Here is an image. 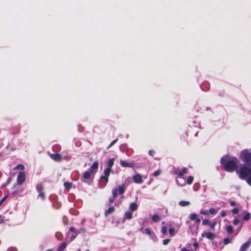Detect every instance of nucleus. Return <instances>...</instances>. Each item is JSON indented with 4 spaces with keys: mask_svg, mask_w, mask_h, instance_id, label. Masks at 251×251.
Wrapping results in <instances>:
<instances>
[{
    "mask_svg": "<svg viewBox=\"0 0 251 251\" xmlns=\"http://www.w3.org/2000/svg\"><path fill=\"white\" fill-rule=\"evenodd\" d=\"M238 163V159L235 157L229 158L228 156H225L221 159L222 167L226 171L229 172H233L236 170Z\"/></svg>",
    "mask_w": 251,
    "mask_h": 251,
    "instance_id": "1",
    "label": "nucleus"
},
{
    "mask_svg": "<svg viewBox=\"0 0 251 251\" xmlns=\"http://www.w3.org/2000/svg\"><path fill=\"white\" fill-rule=\"evenodd\" d=\"M187 173L188 169L186 168H184L182 171L180 170L177 168H175L174 169V174L178 175V178L176 179V181L178 185L183 186H184L186 183L189 185L192 183L194 180V177L193 176H189L187 178L186 181L183 177V176Z\"/></svg>",
    "mask_w": 251,
    "mask_h": 251,
    "instance_id": "2",
    "label": "nucleus"
},
{
    "mask_svg": "<svg viewBox=\"0 0 251 251\" xmlns=\"http://www.w3.org/2000/svg\"><path fill=\"white\" fill-rule=\"evenodd\" d=\"M126 189V187L124 184H122L118 187L113 188L112 190V196L109 198V202L113 203L115 198L117 197L118 193L120 195H122L124 194Z\"/></svg>",
    "mask_w": 251,
    "mask_h": 251,
    "instance_id": "3",
    "label": "nucleus"
},
{
    "mask_svg": "<svg viewBox=\"0 0 251 251\" xmlns=\"http://www.w3.org/2000/svg\"><path fill=\"white\" fill-rule=\"evenodd\" d=\"M237 173L241 179H246L251 174V168L246 165H242Z\"/></svg>",
    "mask_w": 251,
    "mask_h": 251,
    "instance_id": "4",
    "label": "nucleus"
},
{
    "mask_svg": "<svg viewBox=\"0 0 251 251\" xmlns=\"http://www.w3.org/2000/svg\"><path fill=\"white\" fill-rule=\"evenodd\" d=\"M99 164L98 162H94L89 170L85 171L83 175V179L87 180L89 179L92 176H94L98 169Z\"/></svg>",
    "mask_w": 251,
    "mask_h": 251,
    "instance_id": "5",
    "label": "nucleus"
},
{
    "mask_svg": "<svg viewBox=\"0 0 251 251\" xmlns=\"http://www.w3.org/2000/svg\"><path fill=\"white\" fill-rule=\"evenodd\" d=\"M240 158L248 166L251 167V152L248 150L242 151L240 154Z\"/></svg>",
    "mask_w": 251,
    "mask_h": 251,
    "instance_id": "6",
    "label": "nucleus"
},
{
    "mask_svg": "<svg viewBox=\"0 0 251 251\" xmlns=\"http://www.w3.org/2000/svg\"><path fill=\"white\" fill-rule=\"evenodd\" d=\"M36 190L38 193V195L37 196L38 199H40L42 201H44L45 199V195L43 191L44 187L42 184H38L36 185Z\"/></svg>",
    "mask_w": 251,
    "mask_h": 251,
    "instance_id": "7",
    "label": "nucleus"
},
{
    "mask_svg": "<svg viewBox=\"0 0 251 251\" xmlns=\"http://www.w3.org/2000/svg\"><path fill=\"white\" fill-rule=\"evenodd\" d=\"M25 180V175L24 172H21L19 173L17 176V183L19 185H22Z\"/></svg>",
    "mask_w": 251,
    "mask_h": 251,
    "instance_id": "8",
    "label": "nucleus"
},
{
    "mask_svg": "<svg viewBox=\"0 0 251 251\" xmlns=\"http://www.w3.org/2000/svg\"><path fill=\"white\" fill-rule=\"evenodd\" d=\"M111 169L106 168L104 170V172H103L104 175L100 177V179H103L106 182H107L108 181V177L111 173Z\"/></svg>",
    "mask_w": 251,
    "mask_h": 251,
    "instance_id": "9",
    "label": "nucleus"
},
{
    "mask_svg": "<svg viewBox=\"0 0 251 251\" xmlns=\"http://www.w3.org/2000/svg\"><path fill=\"white\" fill-rule=\"evenodd\" d=\"M120 163L123 167L133 168L135 166L134 163L132 162H127L123 160H120Z\"/></svg>",
    "mask_w": 251,
    "mask_h": 251,
    "instance_id": "10",
    "label": "nucleus"
},
{
    "mask_svg": "<svg viewBox=\"0 0 251 251\" xmlns=\"http://www.w3.org/2000/svg\"><path fill=\"white\" fill-rule=\"evenodd\" d=\"M190 219L194 221L196 224H199L201 222V220L198 217L197 214L194 213H192L190 214Z\"/></svg>",
    "mask_w": 251,
    "mask_h": 251,
    "instance_id": "11",
    "label": "nucleus"
},
{
    "mask_svg": "<svg viewBox=\"0 0 251 251\" xmlns=\"http://www.w3.org/2000/svg\"><path fill=\"white\" fill-rule=\"evenodd\" d=\"M133 179L136 183H142L143 181L141 176L138 174L133 176Z\"/></svg>",
    "mask_w": 251,
    "mask_h": 251,
    "instance_id": "12",
    "label": "nucleus"
},
{
    "mask_svg": "<svg viewBox=\"0 0 251 251\" xmlns=\"http://www.w3.org/2000/svg\"><path fill=\"white\" fill-rule=\"evenodd\" d=\"M202 237H206L208 239H213L215 238V235L211 232H203L201 234Z\"/></svg>",
    "mask_w": 251,
    "mask_h": 251,
    "instance_id": "13",
    "label": "nucleus"
},
{
    "mask_svg": "<svg viewBox=\"0 0 251 251\" xmlns=\"http://www.w3.org/2000/svg\"><path fill=\"white\" fill-rule=\"evenodd\" d=\"M50 157L52 159L56 161H60L62 159L61 155L57 153L51 154Z\"/></svg>",
    "mask_w": 251,
    "mask_h": 251,
    "instance_id": "14",
    "label": "nucleus"
},
{
    "mask_svg": "<svg viewBox=\"0 0 251 251\" xmlns=\"http://www.w3.org/2000/svg\"><path fill=\"white\" fill-rule=\"evenodd\" d=\"M251 244V241H248L244 244L240 248V251H246Z\"/></svg>",
    "mask_w": 251,
    "mask_h": 251,
    "instance_id": "15",
    "label": "nucleus"
},
{
    "mask_svg": "<svg viewBox=\"0 0 251 251\" xmlns=\"http://www.w3.org/2000/svg\"><path fill=\"white\" fill-rule=\"evenodd\" d=\"M114 158H111V159H109L107 161V168L111 169L112 167H113V166L114 165Z\"/></svg>",
    "mask_w": 251,
    "mask_h": 251,
    "instance_id": "16",
    "label": "nucleus"
},
{
    "mask_svg": "<svg viewBox=\"0 0 251 251\" xmlns=\"http://www.w3.org/2000/svg\"><path fill=\"white\" fill-rule=\"evenodd\" d=\"M137 208H138V205L136 203L132 202L130 204L129 209L131 211H135L137 209Z\"/></svg>",
    "mask_w": 251,
    "mask_h": 251,
    "instance_id": "17",
    "label": "nucleus"
},
{
    "mask_svg": "<svg viewBox=\"0 0 251 251\" xmlns=\"http://www.w3.org/2000/svg\"><path fill=\"white\" fill-rule=\"evenodd\" d=\"M115 210V208L113 206L110 207L107 210H106L105 212V216H108V215L112 213Z\"/></svg>",
    "mask_w": 251,
    "mask_h": 251,
    "instance_id": "18",
    "label": "nucleus"
},
{
    "mask_svg": "<svg viewBox=\"0 0 251 251\" xmlns=\"http://www.w3.org/2000/svg\"><path fill=\"white\" fill-rule=\"evenodd\" d=\"M244 213L245 215L243 217V219L246 221L249 220L251 217L250 213L247 211H244Z\"/></svg>",
    "mask_w": 251,
    "mask_h": 251,
    "instance_id": "19",
    "label": "nucleus"
},
{
    "mask_svg": "<svg viewBox=\"0 0 251 251\" xmlns=\"http://www.w3.org/2000/svg\"><path fill=\"white\" fill-rule=\"evenodd\" d=\"M124 217L127 219H131L132 218V212L129 211H126L125 213Z\"/></svg>",
    "mask_w": 251,
    "mask_h": 251,
    "instance_id": "20",
    "label": "nucleus"
},
{
    "mask_svg": "<svg viewBox=\"0 0 251 251\" xmlns=\"http://www.w3.org/2000/svg\"><path fill=\"white\" fill-rule=\"evenodd\" d=\"M68 243L67 242L63 243L58 248L57 251H63L66 248Z\"/></svg>",
    "mask_w": 251,
    "mask_h": 251,
    "instance_id": "21",
    "label": "nucleus"
},
{
    "mask_svg": "<svg viewBox=\"0 0 251 251\" xmlns=\"http://www.w3.org/2000/svg\"><path fill=\"white\" fill-rule=\"evenodd\" d=\"M151 219L154 222H158L161 220V217L159 215L156 214L153 215L152 216Z\"/></svg>",
    "mask_w": 251,
    "mask_h": 251,
    "instance_id": "22",
    "label": "nucleus"
},
{
    "mask_svg": "<svg viewBox=\"0 0 251 251\" xmlns=\"http://www.w3.org/2000/svg\"><path fill=\"white\" fill-rule=\"evenodd\" d=\"M190 204V202L188 201H182L179 202V205L180 206H188Z\"/></svg>",
    "mask_w": 251,
    "mask_h": 251,
    "instance_id": "23",
    "label": "nucleus"
},
{
    "mask_svg": "<svg viewBox=\"0 0 251 251\" xmlns=\"http://www.w3.org/2000/svg\"><path fill=\"white\" fill-rule=\"evenodd\" d=\"M219 209H215V208H210L208 210L209 214H212V215H215L218 211Z\"/></svg>",
    "mask_w": 251,
    "mask_h": 251,
    "instance_id": "24",
    "label": "nucleus"
},
{
    "mask_svg": "<svg viewBox=\"0 0 251 251\" xmlns=\"http://www.w3.org/2000/svg\"><path fill=\"white\" fill-rule=\"evenodd\" d=\"M64 186L67 189L69 190L72 186V183L71 182H65L64 183Z\"/></svg>",
    "mask_w": 251,
    "mask_h": 251,
    "instance_id": "25",
    "label": "nucleus"
},
{
    "mask_svg": "<svg viewBox=\"0 0 251 251\" xmlns=\"http://www.w3.org/2000/svg\"><path fill=\"white\" fill-rule=\"evenodd\" d=\"M226 230L229 234H231L233 231V227L231 226H227L226 227Z\"/></svg>",
    "mask_w": 251,
    "mask_h": 251,
    "instance_id": "26",
    "label": "nucleus"
},
{
    "mask_svg": "<svg viewBox=\"0 0 251 251\" xmlns=\"http://www.w3.org/2000/svg\"><path fill=\"white\" fill-rule=\"evenodd\" d=\"M24 169H25V167L24 166V165H23L22 164H19L14 168V170L18 169V170H23Z\"/></svg>",
    "mask_w": 251,
    "mask_h": 251,
    "instance_id": "27",
    "label": "nucleus"
},
{
    "mask_svg": "<svg viewBox=\"0 0 251 251\" xmlns=\"http://www.w3.org/2000/svg\"><path fill=\"white\" fill-rule=\"evenodd\" d=\"M200 213L202 215L208 216L209 215L208 211L201 209L200 211Z\"/></svg>",
    "mask_w": 251,
    "mask_h": 251,
    "instance_id": "28",
    "label": "nucleus"
},
{
    "mask_svg": "<svg viewBox=\"0 0 251 251\" xmlns=\"http://www.w3.org/2000/svg\"><path fill=\"white\" fill-rule=\"evenodd\" d=\"M247 183L251 186V174L249 175V176L246 179Z\"/></svg>",
    "mask_w": 251,
    "mask_h": 251,
    "instance_id": "29",
    "label": "nucleus"
},
{
    "mask_svg": "<svg viewBox=\"0 0 251 251\" xmlns=\"http://www.w3.org/2000/svg\"><path fill=\"white\" fill-rule=\"evenodd\" d=\"M210 222L209 220L205 219L203 220L202 224L204 226L209 225V224H210Z\"/></svg>",
    "mask_w": 251,
    "mask_h": 251,
    "instance_id": "30",
    "label": "nucleus"
},
{
    "mask_svg": "<svg viewBox=\"0 0 251 251\" xmlns=\"http://www.w3.org/2000/svg\"><path fill=\"white\" fill-rule=\"evenodd\" d=\"M216 225V222H214L212 223L210 222V224H209V226L211 229H214Z\"/></svg>",
    "mask_w": 251,
    "mask_h": 251,
    "instance_id": "31",
    "label": "nucleus"
},
{
    "mask_svg": "<svg viewBox=\"0 0 251 251\" xmlns=\"http://www.w3.org/2000/svg\"><path fill=\"white\" fill-rule=\"evenodd\" d=\"M169 233L171 235L174 236L175 234V230L174 228H171L169 230Z\"/></svg>",
    "mask_w": 251,
    "mask_h": 251,
    "instance_id": "32",
    "label": "nucleus"
},
{
    "mask_svg": "<svg viewBox=\"0 0 251 251\" xmlns=\"http://www.w3.org/2000/svg\"><path fill=\"white\" fill-rule=\"evenodd\" d=\"M239 211V209L237 207L234 208L232 210V212L233 214H237Z\"/></svg>",
    "mask_w": 251,
    "mask_h": 251,
    "instance_id": "33",
    "label": "nucleus"
},
{
    "mask_svg": "<svg viewBox=\"0 0 251 251\" xmlns=\"http://www.w3.org/2000/svg\"><path fill=\"white\" fill-rule=\"evenodd\" d=\"M161 174V171L160 170H157L153 173V176H157Z\"/></svg>",
    "mask_w": 251,
    "mask_h": 251,
    "instance_id": "34",
    "label": "nucleus"
},
{
    "mask_svg": "<svg viewBox=\"0 0 251 251\" xmlns=\"http://www.w3.org/2000/svg\"><path fill=\"white\" fill-rule=\"evenodd\" d=\"M118 141V139L114 140L108 146V149H109L112 146H113Z\"/></svg>",
    "mask_w": 251,
    "mask_h": 251,
    "instance_id": "35",
    "label": "nucleus"
},
{
    "mask_svg": "<svg viewBox=\"0 0 251 251\" xmlns=\"http://www.w3.org/2000/svg\"><path fill=\"white\" fill-rule=\"evenodd\" d=\"M145 232L146 234L151 235V231L149 228H146L145 229Z\"/></svg>",
    "mask_w": 251,
    "mask_h": 251,
    "instance_id": "36",
    "label": "nucleus"
},
{
    "mask_svg": "<svg viewBox=\"0 0 251 251\" xmlns=\"http://www.w3.org/2000/svg\"><path fill=\"white\" fill-rule=\"evenodd\" d=\"M167 231V228L166 226H163L161 228V232L163 234H165L166 233Z\"/></svg>",
    "mask_w": 251,
    "mask_h": 251,
    "instance_id": "37",
    "label": "nucleus"
},
{
    "mask_svg": "<svg viewBox=\"0 0 251 251\" xmlns=\"http://www.w3.org/2000/svg\"><path fill=\"white\" fill-rule=\"evenodd\" d=\"M78 232H76V233L75 234H74V235H72L71 237H70V240L71 241H73L76 237V236H77V235L78 234Z\"/></svg>",
    "mask_w": 251,
    "mask_h": 251,
    "instance_id": "38",
    "label": "nucleus"
},
{
    "mask_svg": "<svg viewBox=\"0 0 251 251\" xmlns=\"http://www.w3.org/2000/svg\"><path fill=\"white\" fill-rule=\"evenodd\" d=\"M170 241V240L169 239H164L163 240V244L164 245H167Z\"/></svg>",
    "mask_w": 251,
    "mask_h": 251,
    "instance_id": "39",
    "label": "nucleus"
},
{
    "mask_svg": "<svg viewBox=\"0 0 251 251\" xmlns=\"http://www.w3.org/2000/svg\"><path fill=\"white\" fill-rule=\"evenodd\" d=\"M22 191V190L14 191L12 192V194L13 195H16L17 194L21 193Z\"/></svg>",
    "mask_w": 251,
    "mask_h": 251,
    "instance_id": "40",
    "label": "nucleus"
},
{
    "mask_svg": "<svg viewBox=\"0 0 251 251\" xmlns=\"http://www.w3.org/2000/svg\"><path fill=\"white\" fill-rule=\"evenodd\" d=\"M240 220L238 219H235L233 222V223L234 225H237L239 224Z\"/></svg>",
    "mask_w": 251,
    "mask_h": 251,
    "instance_id": "41",
    "label": "nucleus"
},
{
    "mask_svg": "<svg viewBox=\"0 0 251 251\" xmlns=\"http://www.w3.org/2000/svg\"><path fill=\"white\" fill-rule=\"evenodd\" d=\"M220 215L223 217H225L226 215V212L225 211H222L220 213Z\"/></svg>",
    "mask_w": 251,
    "mask_h": 251,
    "instance_id": "42",
    "label": "nucleus"
},
{
    "mask_svg": "<svg viewBox=\"0 0 251 251\" xmlns=\"http://www.w3.org/2000/svg\"><path fill=\"white\" fill-rule=\"evenodd\" d=\"M6 220H5L3 217H2L0 216V224H3Z\"/></svg>",
    "mask_w": 251,
    "mask_h": 251,
    "instance_id": "43",
    "label": "nucleus"
},
{
    "mask_svg": "<svg viewBox=\"0 0 251 251\" xmlns=\"http://www.w3.org/2000/svg\"><path fill=\"white\" fill-rule=\"evenodd\" d=\"M69 230L71 232H73L75 233H76V232H78L77 231L75 230V227H71L69 229Z\"/></svg>",
    "mask_w": 251,
    "mask_h": 251,
    "instance_id": "44",
    "label": "nucleus"
},
{
    "mask_svg": "<svg viewBox=\"0 0 251 251\" xmlns=\"http://www.w3.org/2000/svg\"><path fill=\"white\" fill-rule=\"evenodd\" d=\"M230 240L229 238H225L224 241V243L225 244H227L229 243Z\"/></svg>",
    "mask_w": 251,
    "mask_h": 251,
    "instance_id": "45",
    "label": "nucleus"
},
{
    "mask_svg": "<svg viewBox=\"0 0 251 251\" xmlns=\"http://www.w3.org/2000/svg\"><path fill=\"white\" fill-rule=\"evenodd\" d=\"M7 197V196H5L0 201V205L6 199Z\"/></svg>",
    "mask_w": 251,
    "mask_h": 251,
    "instance_id": "46",
    "label": "nucleus"
},
{
    "mask_svg": "<svg viewBox=\"0 0 251 251\" xmlns=\"http://www.w3.org/2000/svg\"><path fill=\"white\" fill-rule=\"evenodd\" d=\"M194 248H195V250H197L198 248V246H199V245H198V243L197 242H195L194 243V245H193Z\"/></svg>",
    "mask_w": 251,
    "mask_h": 251,
    "instance_id": "47",
    "label": "nucleus"
},
{
    "mask_svg": "<svg viewBox=\"0 0 251 251\" xmlns=\"http://www.w3.org/2000/svg\"><path fill=\"white\" fill-rule=\"evenodd\" d=\"M154 152L152 150H150L149 151V154L151 156H153Z\"/></svg>",
    "mask_w": 251,
    "mask_h": 251,
    "instance_id": "48",
    "label": "nucleus"
},
{
    "mask_svg": "<svg viewBox=\"0 0 251 251\" xmlns=\"http://www.w3.org/2000/svg\"><path fill=\"white\" fill-rule=\"evenodd\" d=\"M229 204H230V205L231 206H234L236 204V203L234 201H229Z\"/></svg>",
    "mask_w": 251,
    "mask_h": 251,
    "instance_id": "49",
    "label": "nucleus"
},
{
    "mask_svg": "<svg viewBox=\"0 0 251 251\" xmlns=\"http://www.w3.org/2000/svg\"><path fill=\"white\" fill-rule=\"evenodd\" d=\"M181 251H191L190 250H187L184 248L181 249Z\"/></svg>",
    "mask_w": 251,
    "mask_h": 251,
    "instance_id": "50",
    "label": "nucleus"
},
{
    "mask_svg": "<svg viewBox=\"0 0 251 251\" xmlns=\"http://www.w3.org/2000/svg\"><path fill=\"white\" fill-rule=\"evenodd\" d=\"M11 181V179L10 178H9L8 180V182L7 183H9V182Z\"/></svg>",
    "mask_w": 251,
    "mask_h": 251,
    "instance_id": "51",
    "label": "nucleus"
},
{
    "mask_svg": "<svg viewBox=\"0 0 251 251\" xmlns=\"http://www.w3.org/2000/svg\"><path fill=\"white\" fill-rule=\"evenodd\" d=\"M46 251H52V249H49Z\"/></svg>",
    "mask_w": 251,
    "mask_h": 251,
    "instance_id": "52",
    "label": "nucleus"
},
{
    "mask_svg": "<svg viewBox=\"0 0 251 251\" xmlns=\"http://www.w3.org/2000/svg\"><path fill=\"white\" fill-rule=\"evenodd\" d=\"M77 251H81V250L79 249Z\"/></svg>",
    "mask_w": 251,
    "mask_h": 251,
    "instance_id": "53",
    "label": "nucleus"
},
{
    "mask_svg": "<svg viewBox=\"0 0 251 251\" xmlns=\"http://www.w3.org/2000/svg\"><path fill=\"white\" fill-rule=\"evenodd\" d=\"M250 251H251V250Z\"/></svg>",
    "mask_w": 251,
    "mask_h": 251,
    "instance_id": "54",
    "label": "nucleus"
}]
</instances>
